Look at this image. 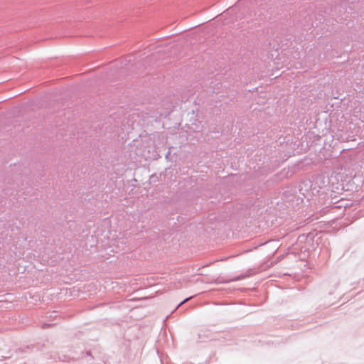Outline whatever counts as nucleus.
I'll return each mask as SVG.
<instances>
[{
  "instance_id": "obj_1",
  "label": "nucleus",
  "mask_w": 364,
  "mask_h": 364,
  "mask_svg": "<svg viewBox=\"0 0 364 364\" xmlns=\"http://www.w3.org/2000/svg\"><path fill=\"white\" fill-rule=\"evenodd\" d=\"M188 299H185V300L181 303V304H183V303L186 302V301H188Z\"/></svg>"
}]
</instances>
